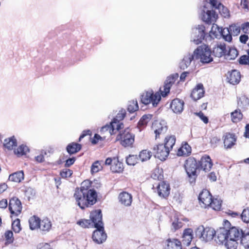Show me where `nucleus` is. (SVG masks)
<instances>
[{"label":"nucleus","instance_id":"f257e3e1","mask_svg":"<svg viewBox=\"0 0 249 249\" xmlns=\"http://www.w3.org/2000/svg\"><path fill=\"white\" fill-rule=\"evenodd\" d=\"M91 188V182L85 180L82 182L80 188L75 189L73 196L77 205L81 209L93 205L97 201V193L94 189Z\"/></svg>","mask_w":249,"mask_h":249},{"label":"nucleus","instance_id":"f03ea898","mask_svg":"<svg viewBox=\"0 0 249 249\" xmlns=\"http://www.w3.org/2000/svg\"><path fill=\"white\" fill-rule=\"evenodd\" d=\"M178 78V74L177 73L168 76L163 86L160 88V93H154L152 90L143 92L141 96V103L145 105L151 103L153 107H156L161 100V96L165 97L169 93L171 87Z\"/></svg>","mask_w":249,"mask_h":249},{"label":"nucleus","instance_id":"7ed1b4c3","mask_svg":"<svg viewBox=\"0 0 249 249\" xmlns=\"http://www.w3.org/2000/svg\"><path fill=\"white\" fill-rule=\"evenodd\" d=\"M135 139V134L129 127H127L119 131L116 136L115 142H119L124 148H132L134 146Z\"/></svg>","mask_w":249,"mask_h":249},{"label":"nucleus","instance_id":"20e7f679","mask_svg":"<svg viewBox=\"0 0 249 249\" xmlns=\"http://www.w3.org/2000/svg\"><path fill=\"white\" fill-rule=\"evenodd\" d=\"M197 58H199L203 63H209L213 61L212 52L208 45L202 44L194 52Z\"/></svg>","mask_w":249,"mask_h":249},{"label":"nucleus","instance_id":"39448f33","mask_svg":"<svg viewBox=\"0 0 249 249\" xmlns=\"http://www.w3.org/2000/svg\"><path fill=\"white\" fill-rule=\"evenodd\" d=\"M241 30V25L238 24H232L229 26V28H224L221 30V35L223 39L228 42L232 40L231 35L238 36Z\"/></svg>","mask_w":249,"mask_h":249},{"label":"nucleus","instance_id":"423d86ee","mask_svg":"<svg viewBox=\"0 0 249 249\" xmlns=\"http://www.w3.org/2000/svg\"><path fill=\"white\" fill-rule=\"evenodd\" d=\"M152 189H155L159 196L163 198L168 197L171 190L170 184L165 181H160L156 187L153 185Z\"/></svg>","mask_w":249,"mask_h":249},{"label":"nucleus","instance_id":"0eeeda50","mask_svg":"<svg viewBox=\"0 0 249 249\" xmlns=\"http://www.w3.org/2000/svg\"><path fill=\"white\" fill-rule=\"evenodd\" d=\"M8 209L11 214L13 215H19L22 211V207L20 200L16 197H13L10 199L8 205Z\"/></svg>","mask_w":249,"mask_h":249},{"label":"nucleus","instance_id":"6e6552de","mask_svg":"<svg viewBox=\"0 0 249 249\" xmlns=\"http://www.w3.org/2000/svg\"><path fill=\"white\" fill-rule=\"evenodd\" d=\"M154 156L161 160H164L168 156L170 151L163 144H159L153 148Z\"/></svg>","mask_w":249,"mask_h":249},{"label":"nucleus","instance_id":"1a4fd4ad","mask_svg":"<svg viewBox=\"0 0 249 249\" xmlns=\"http://www.w3.org/2000/svg\"><path fill=\"white\" fill-rule=\"evenodd\" d=\"M106 165H110V170L114 173H121L124 170L123 164L118 158H107L105 162Z\"/></svg>","mask_w":249,"mask_h":249},{"label":"nucleus","instance_id":"9d476101","mask_svg":"<svg viewBox=\"0 0 249 249\" xmlns=\"http://www.w3.org/2000/svg\"><path fill=\"white\" fill-rule=\"evenodd\" d=\"M197 162L200 170H202L205 172L210 171L213 166L212 160L209 155L206 154L202 156Z\"/></svg>","mask_w":249,"mask_h":249},{"label":"nucleus","instance_id":"9b49d317","mask_svg":"<svg viewBox=\"0 0 249 249\" xmlns=\"http://www.w3.org/2000/svg\"><path fill=\"white\" fill-rule=\"evenodd\" d=\"M95 228L96 230L92 233V239L97 244H102L106 240L107 237L104 227L102 226Z\"/></svg>","mask_w":249,"mask_h":249},{"label":"nucleus","instance_id":"f8f14e48","mask_svg":"<svg viewBox=\"0 0 249 249\" xmlns=\"http://www.w3.org/2000/svg\"><path fill=\"white\" fill-rule=\"evenodd\" d=\"M118 199L119 202L123 206L128 207L131 206L133 201V196L126 191H122L119 193Z\"/></svg>","mask_w":249,"mask_h":249},{"label":"nucleus","instance_id":"ddd939ff","mask_svg":"<svg viewBox=\"0 0 249 249\" xmlns=\"http://www.w3.org/2000/svg\"><path fill=\"white\" fill-rule=\"evenodd\" d=\"M90 220L94 224V227L103 226L102 214L101 210H95L90 213Z\"/></svg>","mask_w":249,"mask_h":249},{"label":"nucleus","instance_id":"4468645a","mask_svg":"<svg viewBox=\"0 0 249 249\" xmlns=\"http://www.w3.org/2000/svg\"><path fill=\"white\" fill-rule=\"evenodd\" d=\"M224 147L226 149L231 148L235 144L237 138L235 134L227 132L223 137Z\"/></svg>","mask_w":249,"mask_h":249},{"label":"nucleus","instance_id":"2eb2a0df","mask_svg":"<svg viewBox=\"0 0 249 249\" xmlns=\"http://www.w3.org/2000/svg\"><path fill=\"white\" fill-rule=\"evenodd\" d=\"M184 102L179 98L173 99L170 105L172 110L176 114L181 113L184 109Z\"/></svg>","mask_w":249,"mask_h":249},{"label":"nucleus","instance_id":"dca6fc26","mask_svg":"<svg viewBox=\"0 0 249 249\" xmlns=\"http://www.w3.org/2000/svg\"><path fill=\"white\" fill-rule=\"evenodd\" d=\"M152 129L155 134L156 140L160 139L161 136H163L165 134L167 130L166 126H163L160 123L157 121L153 124Z\"/></svg>","mask_w":249,"mask_h":249},{"label":"nucleus","instance_id":"f3484780","mask_svg":"<svg viewBox=\"0 0 249 249\" xmlns=\"http://www.w3.org/2000/svg\"><path fill=\"white\" fill-rule=\"evenodd\" d=\"M185 168L186 173H197V170H200L197 160L195 158H189L186 160Z\"/></svg>","mask_w":249,"mask_h":249},{"label":"nucleus","instance_id":"a211bd4d","mask_svg":"<svg viewBox=\"0 0 249 249\" xmlns=\"http://www.w3.org/2000/svg\"><path fill=\"white\" fill-rule=\"evenodd\" d=\"M212 198L213 196L210 192L206 189L203 190L198 196L199 201L203 204L205 208L209 207Z\"/></svg>","mask_w":249,"mask_h":249},{"label":"nucleus","instance_id":"6ab92c4d","mask_svg":"<svg viewBox=\"0 0 249 249\" xmlns=\"http://www.w3.org/2000/svg\"><path fill=\"white\" fill-rule=\"evenodd\" d=\"M227 233V229L224 227L217 230L214 236L215 242L219 244H221L226 241L228 239Z\"/></svg>","mask_w":249,"mask_h":249},{"label":"nucleus","instance_id":"aec40b11","mask_svg":"<svg viewBox=\"0 0 249 249\" xmlns=\"http://www.w3.org/2000/svg\"><path fill=\"white\" fill-rule=\"evenodd\" d=\"M213 55L217 57H221L226 55L227 50L226 44L224 43H217L213 49Z\"/></svg>","mask_w":249,"mask_h":249},{"label":"nucleus","instance_id":"412c9836","mask_svg":"<svg viewBox=\"0 0 249 249\" xmlns=\"http://www.w3.org/2000/svg\"><path fill=\"white\" fill-rule=\"evenodd\" d=\"M126 115V111L124 109L120 110L116 115V117L113 118L112 122L116 125V129L120 130L124 127L123 123L120 122L123 120Z\"/></svg>","mask_w":249,"mask_h":249},{"label":"nucleus","instance_id":"4be33fe9","mask_svg":"<svg viewBox=\"0 0 249 249\" xmlns=\"http://www.w3.org/2000/svg\"><path fill=\"white\" fill-rule=\"evenodd\" d=\"M215 234V231L212 228H203L200 232V237L203 240L208 242L212 240Z\"/></svg>","mask_w":249,"mask_h":249},{"label":"nucleus","instance_id":"5701e85b","mask_svg":"<svg viewBox=\"0 0 249 249\" xmlns=\"http://www.w3.org/2000/svg\"><path fill=\"white\" fill-rule=\"evenodd\" d=\"M227 231L228 239L237 241L240 238L241 239L242 235L244 234L242 230L235 227H231L229 230L227 229Z\"/></svg>","mask_w":249,"mask_h":249},{"label":"nucleus","instance_id":"b1692460","mask_svg":"<svg viewBox=\"0 0 249 249\" xmlns=\"http://www.w3.org/2000/svg\"><path fill=\"white\" fill-rule=\"evenodd\" d=\"M205 90L202 84H198L193 89L191 94V97L194 101H197L204 95Z\"/></svg>","mask_w":249,"mask_h":249},{"label":"nucleus","instance_id":"393cba45","mask_svg":"<svg viewBox=\"0 0 249 249\" xmlns=\"http://www.w3.org/2000/svg\"><path fill=\"white\" fill-rule=\"evenodd\" d=\"M182 242L186 246L190 245L193 238V231L191 228L185 229L183 233Z\"/></svg>","mask_w":249,"mask_h":249},{"label":"nucleus","instance_id":"a878e982","mask_svg":"<svg viewBox=\"0 0 249 249\" xmlns=\"http://www.w3.org/2000/svg\"><path fill=\"white\" fill-rule=\"evenodd\" d=\"M153 115L145 114L143 115L137 124V127L140 131L143 130L147 126L148 123L152 120Z\"/></svg>","mask_w":249,"mask_h":249},{"label":"nucleus","instance_id":"bb28decb","mask_svg":"<svg viewBox=\"0 0 249 249\" xmlns=\"http://www.w3.org/2000/svg\"><path fill=\"white\" fill-rule=\"evenodd\" d=\"M241 78L240 72L237 70H233L229 72L227 79L230 83L235 85L238 84Z\"/></svg>","mask_w":249,"mask_h":249},{"label":"nucleus","instance_id":"cd10ccee","mask_svg":"<svg viewBox=\"0 0 249 249\" xmlns=\"http://www.w3.org/2000/svg\"><path fill=\"white\" fill-rule=\"evenodd\" d=\"M40 221V218L37 215H34L31 216L28 220L30 229L32 231L38 230Z\"/></svg>","mask_w":249,"mask_h":249},{"label":"nucleus","instance_id":"c85d7f7f","mask_svg":"<svg viewBox=\"0 0 249 249\" xmlns=\"http://www.w3.org/2000/svg\"><path fill=\"white\" fill-rule=\"evenodd\" d=\"M218 16L214 11L208 10L206 13L203 15V20L208 23L211 24L215 22Z\"/></svg>","mask_w":249,"mask_h":249},{"label":"nucleus","instance_id":"c756f323","mask_svg":"<svg viewBox=\"0 0 249 249\" xmlns=\"http://www.w3.org/2000/svg\"><path fill=\"white\" fill-rule=\"evenodd\" d=\"M39 229L42 231L46 232L49 231L52 229V224L51 220L47 217H45L41 220Z\"/></svg>","mask_w":249,"mask_h":249},{"label":"nucleus","instance_id":"7c9ffc66","mask_svg":"<svg viewBox=\"0 0 249 249\" xmlns=\"http://www.w3.org/2000/svg\"><path fill=\"white\" fill-rule=\"evenodd\" d=\"M191 146L185 142L178 149L177 154L178 156H188L191 153Z\"/></svg>","mask_w":249,"mask_h":249},{"label":"nucleus","instance_id":"2f4dec72","mask_svg":"<svg viewBox=\"0 0 249 249\" xmlns=\"http://www.w3.org/2000/svg\"><path fill=\"white\" fill-rule=\"evenodd\" d=\"M24 174L23 171H19L10 174L8 179L10 181L19 183L24 179Z\"/></svg>","mask_w":249,"mask_h":249},{"label":"nucleus","instance_id":"473e14b6","mask_svg":"<svg viewBox=\"0 0 249 249\" xmlns=\"http://www.w3.org/2000/svg\"><path fill=\"white\" fill-rule=\"evenodd\" d=\"M81 148L82 145L81 144L72 142L67 145L66 150L69 154L72 155L79 152Z\"/></svg>","mask_w":249,"mask_h":249},{"label":"nucleus","instance_id":"72a5a7b5","mask_svg":"<svg viewBox=\"0 0 249 249\" xmlns=\"http://www.w3.org/2000/svg\"><path fill=\"white\" fill-rule=\"evenodd\" d=\"M176 141V138L174 135L167 136L165 138L163 145L171 151L175 144Z\"/></svg>","mask_w":249,"mask_h":249},{"label":"nucleus","instance_id":"f704fd0d","mask_svg":"<svg viewBox=\"0 0 249 249\" xmlns=\"http://www.w3.org/2000/svg\"><path fill=\"white\" fill-rule=\"evenodd\" d=\"M243 117V115L240 109H236L231 113V121L233 123L240 122Z\"/></svg>","mask_w":249,"mask_h":249},{"label":"nucleus","instance_id":"c9c22d12","mask_svg":"<svg viewBox=\"0 0 249 249\" xmlns=\"http://www.w3.org/2000/svg\"><path fill=\"white\" fill-rule=\"evenodd\" d=\"M3 145L9 150H12L17 145V141L14 136L5 139Z\"/></svg>","mask_w":249,"mask_h":249},{"label":"nucleus","instance_id":"e433bc0d","mask_svg":"<svg viewBox=\"0 0 249 249\" xmlns=\"http://www.w3.org/2000/svg\"><path fill=\"white\" fill-rule=\"evenodd\" d=\"M193 54L189 53L184 56L181 62L180 63V67L182 69H185L190 64L191 61L194 59Z\"/></svg>","mask_w":249,"mask_h":249},{"label":"nucleus","instance_id":"4c0bfd02","mask_svg":"<svg viewBox=\"0 0 249 249\" xmlns=\"http://www.w3.org/2000/svg\"><path fill=\"white\" fill-rule=\"evenodd\" d=\"M196 29L198 30L199 33V35H198L199 38L197 39H194V41L196 44H198L201 42L202 40L204 39L205 36V27L203 25H198Z\"/></svg>","mask_w":249,"mask_h":249},{"label":"nucleus","instance_id":"58836bf2","mask_svg":"<svg viewBox=\"0 0 249 249\" xmlns=\"http://www.w3.org/2000/svg\"><path fill=\"white\" fill-rule=\"evenodd\" d=\"M167 246L168 249H182L181 242L177 239L168 240Z\"/></svg>","mask_w":249,"mask_h":249},{"label":"nucleus","instance_id":"ea45409f","mask_svg":"<svg viewBox=\"0 0 249 249\" xmlns=\"http://www.w3.org/2000/svg\"><path fill=\"white\" fill-rule=\"evenodd\" d=\"M115 129H116V125L111 121L109 124H106L103 126L100 130V132L102 134L103 133L108 131L109 134L112 135L115 133Z\"/></svg>","mask_w":249,"mask_h":249},{"label":"nucleus","instance_id":"a19ab883","mask_svg":"<svg viewBox=\"0 0 249 249\" xmlns=\"http://www.w3.org/2000/svg\"><path fill=\"white\" fill-rule=\"evenodd\" d=\"M211 204L209 205L215 211H220L222 207V201L217 198H213L211 201Z\"/></svg>","mask_w":249,"mask_h":249},{"label":"nucleus","instance_id":"79ce46f5","mask_svg":"<svg viewBox=\"0 0 249 249\" xmlns=\"http://www.w3.org/2000/svg\"><path fill=\"white\" fill-rule=\"evenodd\" d=\"M152 154L151 151L147 150H143L140 152L139 157L142 161L149 160L152 157Z\"/></svg>","mask_w":249,"mask_h":249},{"label":"nucleus","instance_id":"37998d69","mask_svg":"<svg viewBox=\"0 0 249 249\" xmlns=\"http://www.w3.org/2000/svg\"><path fill=\"white\" fill-rule=\"evenodd\" d=\"M130 113H134L139 109V106L137 100H131L129 102L127 108Z\"/></svg>","mask_w":249,"mask_h":249},{"label":"nucleus","instance_id":"c03bdc74","mask_svg":"<svg viewBox=\"0 0 249 249\" xmlns=\"http://www.w3.org/2000/svg\"><path fill=\"white\" fill-rule=\"evenodd\" d=\"M76 224L83 228H89L92 225L89 219H81L77 221Z\"/></svg>","mask_w":249,"mask_h":249},{"label":"nucleus","instance_id":"a18cd8bd","mask_svg":"<svg viewBox=\"0 0 249 249\" xmlns=\"http://www.w3.org/2000/svg\"><path fill=\"white\" fill-rule=\"evenodd\" d=\"M237 240L228 239L225 244L227 249H236L238 245Z\"/></svg>","mask_w":249,"mask_h":249},{"label":"nucleus","instance_id":"49530a36","mask_svg":"<svg viewBox=\"0 0 249 249\" xmlns=\"http://www.w3.org/2000/svg\"><path fill=\"white\" fill-rule=\"evenodd\" d=\"M12 229L15 233H19L21 230L20 221L18 218L16 219L12 224Z\"/></svg>","mask_w":249,"mask_h":249},{"label":"nucleus","instance_id":"de8ad7c7","mask_svg":"<svg viewBox=\"0 0 249 249\" xmlns=\"http://www.w3.org/2000/svg\"><path fill=\"white\" fill-rule=\"evenodd\" d=\"M241 244L243 246L245 249H249V233L242 235Z\"/></svg>","mask_w":249,"mask_h":249},{"label":"nucleus","instance_id":"09e8293b","mask_svg":"<svg viewBox=\"0 0 249 249\" xmlns=\"http://www.w3.org/2000/svg\"><path fill=\"white\" fill-rule=\"evenodd\" d=\"M219 33H221L219 27L216 24H213L209 33L210 36L212 38L217 37Z\"/></svg>","mask_w":249,"mask_h":249},{"label":"nucleus","instance_id":"8fccbe9b","mask_svg":"<svg viewBox=\"0 0 249 249\" xmlns=\"http://www.w3.org/2000/svg\"><path fill=\"white\" fill-rule=\"evenodd\" d=\"M101 162H103V161H100L97 160L92 164L91 167V172L92 174L94 173H97L102 169V166L101 165Z\"/></svg>","mask_w":249,"mask_h":249},{"label":"nucleus","instance_id":"3c124183","mask_svg":"<svg viewBox=\"0 0 249 249\" xmlns=\"http://www.w3.org/2000/svg\"><path fill=\"white\" fill-rule=\"evenodd\" d=\"M4 238L6 244H11L13 243L14 241L13 232L10 230L6 231L4 233Z\"/></svg>","mask_w":249,"mask_h":249},{"label":"nucleus","instance_id":"603ef678","mask_svg":"<svg viewBox=\"0 0 249 249\" xmlns=\"http://www.w3.org/2000/svg\"><path fill=\"white\" fill-rule=\"evenodd\" d=\"M73 174V171L68 168H64L60 172V176L61 178H66L71 177Z\"/></svg>","mask_w":249,"mask_h":249},{"label":"nucleus","instance_id":"864d4df0","mask_svg":"<svg viewBox=\"0 0 249 249\" xmlns=\"http://www.w3.org/2000/svg\"><path fill=\"white\" fill-rule=\"evenodd\" d=\"M127 164L135 165L138 162V157L137 155H129L126 159Z\"/></svg>","mask_w":249,"mask_h":249},{"label":"nucleus","instance_id":"5fc2aeb1","mask_svg":"<svg viewBox=\"0 0 249 249\" xmlns=\"http://www.w3.org/2000/svg\"><path fill=\"white\" fill-rule=\"evenodd\" d=\"M29 151L28 147L24 145H20L17 149L15 152L18 155H25Z\"/></svg>","mask_w":249,"mask_h":249},{"label":"nucleus","instance_id":"6e6d98bb","mask_svg":"<svg viewBox=\"0 0 249 249\" xmlns=\"http://www.w3.org/2000/svg\"><path fill=\"white\" fill-rule=\"evenodd\" d=\"M240 215L244 222L249 223V208L244 209Z\"/></svg>","mask_w":249,"mask_h":249},{"label":"nucleus","instance_id":"4d7b16f0","mask_svg":"<svg viewBox=\"0 0 249 249\" xmlns=\"http://www.w3.org/2000/svg\"><path fill=\"white\" fill-rule=\"evenodd\" d=\"M239 62L240 64H249V50L247 52V54L242 55L239 59Z\"/></svg>","mask_w":249,"mask_h":249},{"label":"nucleus","instance_id":"13d9d810","mask_svg":"<svg viewBox=\"0 0 249 249\" xmlns=\"http://www.w3.org/2000/svg\"><path fill=\"white\" fill-rule=\"evenodd\" d=\"M187 174L188 179L189 182L191 184H195L196 181V178L198 176L197 173H186Z\"/></svg>","mask_w":249,"mask_h":249},{"label":"nucleus","instance_id":"bf43d9fd","mask_svg":"<svg viewBox=\"0 0 249 249\" xmlns=\"http://www.w3.org/2000/svg\"><path fill=\"white\" fill-rule=\"evenodd\" d=\"M196 115L198 116L199 118L203 122L204 124H208L209 123L208 117L205 116L202 111L195 113Z\"/></svg>","mask_w":249,"mask_h":249},{"label":"nucleus","instance_id":"052dcab7","mask_svg":"<svg viewBox=\"0 0 249 249\" xmlns=\"http://www.w3.org/2000/svg\"><path fill=\"white\" fill-rule=\"evenodd\" d=\"M240 6L245 12L249 11V0H241Z\"/></svg>","mask_w":249,"mask_h":249},{"label":"nucleus","instance_id":"680f3d73","mask_svg":"<svg viewBox=\"0 0 249 249\" xmlns=\"http://www.w3.org/2000/svg\"><path fill=\"white\" fill-rule=\"evenodd\" d=\"M47 154L45 150H41L39 155L35 157L36 160L38 162H42L44 161V156Z\"/></svg>","mask_w":249,"mask_h":249},{"label":"nucleus","instance_id":"e2e57ef3","mask_svg":"<svg viewBox=\"0 0 249 249\" xmlns=\"http://www.w3.org/2000/svg\"><path fill=\"white\" fill-rule=\"evenodd\" d=\"M210 3L213 8L219 9L221 5L220 0H210Z\"/></svg>","mask_w":249,"mask_h":249},{"label":"nucleus","instance_id":"0e129e2a","mask_svg":"<svg viewBox=\"0 0 249 249\" xmlns=\"http://www.w3.org/2000/svg\"><path fill=\"white\" fill-rule=\"evenodd\" d=\"M105 139V137H102L99 135L95 134L91 140V143L93 144H95L97 143L99 141H104Z\"/></svg>","mask_w":249,"mask_h":249},{"label":"nucleus","instance_id":"69168bd1","mask_svg":"<svg viewBox=\"0 0 249 249\" xmlns=\"http://www.w3.org/2000/svg\"><path fill=\"white\" fill-rule=\"evenodd\" d=\"M241 30L245 34H249V22H246L241 24Z\"/></svg>","mask_w":249,"mask_h":249},{"label":"nucleus","instance_id":"338daca9","mask_svg":"<svg viewBox=\"0 0 249 249\" xmlns=\"http://www.w3.org/2000/svg\"><path fill=\"white\" fill-rule=\"evenodd\" d=\"M51 245L46 243H41L37 245V249H50Z\"/></svg>","mask_w":249,"mask_h":249},{"label":"nucleus","instance_id":"774afa93","mask_svg":"<svg viewBox=\"0 0 249 249\" xmlns=\"http://www.w3.org/2000/svg\"><path fill=\"white\" fill-rule=\"evenodd\" d=\"M172 226L175 230H177L183 226V223L181 221H178V220L175 221L172 223Z\"/></svg>","mask_w":249,"mask_h":249}]
</instances>
